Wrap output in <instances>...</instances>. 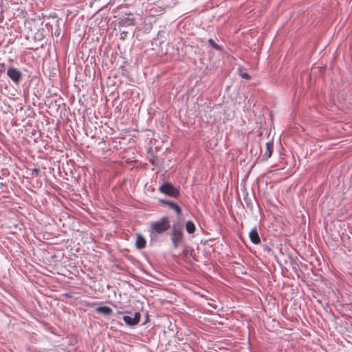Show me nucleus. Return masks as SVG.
I'll return each mask as SVG.
<instances>
[{
    "instance_id": "obj_1",
    "label": "nucleus",
    "mask_w": 352,
    "mask_h": 352,
    "mask_svg": "<svg viewBox=\"0 0 352 352\" xmlns=\"http://www.w3.org/2000/svg\"><path fill=\"white\" fill-rule=\"evenodd\" d=\"M170 226L168 218L163 217L160 221L151 223V230L153 233L161 234L168 230Z\"/></svg>"
},
{
    "instance_id": "obj_2",
    "label": "nucleus",
    "mask_w": 352,
    "mask_h": 352,
    "mask_svg": "<svg viewBox=\"0 0 352 352\" xmlns=\"http://www.w3.org/2000/svg\"><path fill=\"white\" fill-rule=\"evenodd\" d=\"M183 228L180 224L173 225L171 240L175 248L179 247L183 242Z\"/></svg>"
},
{
    "instance_id": "obj_3",
    "label": "nucleus",
    "mask_w": 352,
    "mask_h": 352,
    "mask_svg": "<svg viewBox=\"0 0 352 352\" xmlns=\"http://www.w3.org/2000/svg\"><path fill=\"white\" fill-rule=\"evenodd\" d=\"M159 190L166 195H168L172 197H177L179 195V191L178 189L175 188L173 184L170 183H166L162 184Z\"/></svg>"
},
{
    "instance_id": "obj_4",
    "label": "nucleus",
    "mask_w": 352,
    "mask_h": 352,
    "mask_svg": "<svg viewBox=\"0 0 352 352\" xmlns=\"http://www.w3.org/2000/svg\"><path fill=\"white\" fill-rule=\"evenodd\" d=\"M7 75L16 83H18L22 78L21 72L14 67H10L7 71Z\"/></svg>"
},
{
    "instance_id": "obj_5",
    "label": "nucleus",
    "mask_w": 352,
    "mask_h": 352,
    "mask_svg": "<svg viewBox=\"0 0 352 352\" xmlns=\"http://www.w3.org/2000/svg\"><path fill=\"white\" fill-rule=\"evenodd\" d=\"M140 314L139 312H136L134 317L132 318L129 316H124L123 317V320L127 325L135 326L140 322Z\"/></svg>"
},
{
    "instance_id": "obj_6",
    "label": "nucleus",
    "mask_w": 352,
    "mask_h": 352,
    "mask_svg": "<svg viewBox=\"0 0 352 352\" xmlns=\"http://www.w3.org/2000/svg\"><path fill=\"white\" fill-rule=\"evenodd\" d=\"M160 202L163 204L167 205L170 208H171L172 210H175V212L178 215H181V214H182V209L179 206L178 204H175V203H174L173 201H166V200H164V199H160Z\"/></svg>"
},
{
    "instance_id": "obj_7",
    "label": "nucleus",
    "mask_w": 352,
    "mask_h": 352,
    "mask_svg": "<svg viewBox=\"0 0 352 352\" xmlns=\"http://www.w3.org/2000/svg\"><path fill=\"white\" fill-rule=\"evenodd\" d=\"M250 239L254 244H259L261 243L260 236L256 228L251 230L249 234Z\"/></svg>"
},
{
    "instance_id": "obj_8",
    "label": "nucleus",
    "mask_w": 352,
    "mask_h": 352,
    "mask_svg": "<svg viewBox=\"0 0 352 352\" xmlns=\"http://www.w3.org/2000/svg\"><path fill=\"white\" fill-rule=\"evenodd\" d=\"M175 4L174 0H157L158 7L161 9H165L171 7Z\"/></svg>"
},
{
    "instance_id": "obj_9",
    "label": "nucleus",
    "mask_w": 352,
    "mask_h": 352,
    "mask_svg": "<svg viewBox=\"0 0 352 352\" xmlns=\"http://www.w3.org/2000/svg\"><path fill=\"white\" fill-rule=\"evenodd\" d=\"M274 145L272 142H267L265 144V151L263 154V157L265 160H267L272 156L273 153Z\"/></svg>"
},
{
    "instance_id": "obj_10",
    "label": "nucleus",
    "mask_w": 352,
    "mask_h": 352,
    "mask_svg": "<svg viewBox=\"0 0 352 352\" xmlns=\"http://www.w3.org/2000/svg\"><path fill=\"white\" fill-rule=\"evenodd\" d=\"M145 239L140 234H137L135 245L138 249H142L146 246Z\"/></svg>"
},
{
    "instance_id": "obj_11",
    "label": "nucleus",
    "mask_w": 352,
    "mask_h": 352,
    "mask_svg": "<svg viewBox=\"0 0 352 352\" xmlns=\"http://www.w3.org/2000/svg\"><path fill=\"white\" fill-rule=\"evenodd\" d=\"M96 311L98 313H102L104 315H111L113 311L109 307L102 306L96 308Z\"/></svg>"
},
{
    "instance_id": "obj_12",
    "label": "nucleus",
    "mask_w": 352,
    "mask_h": 352,
    "mask_svg": "<svg viewBox=\"0 0 352 352\" xmlns=\"http://www.w3.org/2000/svg\"><path fill=\"white\" fill-rule=\"evenodd\" d=\"M186 230L188 233L193 234L196 230L195 223L192 221H188L186 223Z\"/></svg>"
},
{
    "instance_id": "obj_13",
    "label": "nucleus",
    "mask_w": 352,
    "mask_h": 352,
    "mask_svg": "<svg viewBox=\"0 0 352 352\" xmlns=\"http://www.w3.org/2000/svg\"><path fill=\"white\" fill-rule=\"evenodd\" d=\"M120 24L123 26H129L134 25V19L130 18H125L120 21Z\"/></svg>"
},
{
    "instance_id": "obj_14",
    "label": "nucleus",
    "mask_w": 352,
    "mask_h": 352,
    "mask_svg": "<svg viewBox=\"0 0 352 352\" xmlns=\"http://www.w3.org/2000/svg\"><path fill=\"white\" fill-rule=\"evenodd\" d=\"M208 43L212 47H213L214 49H215L218 51L223 50V47L221 46H220L219 45H218L217 43H216L215 41L212 38H210L208 40Z\"/></svg>"
},
{
    "instance_id": "obj_15",
    "label": "nucleus",
    "mask_w": 352,
    "mask_h": 352,
    "mask_svg": "<svg viewBox=\"0 0 352 352\" xmlns=\"http://www.w3.org/2000/svg\"><path fill=\"white\" fill-rule=\"evenodd\" d=\"M240 76H241V78H245V79H248H248L250 78V75L248 73H246V72H241L240 74Z\"/></svg>"
},
{
    "instance_id": "obj_16",
    "label": "nucleus",
    "mask_w": 352,
    "mask_h": 352,
    "mask_svg": "<svg viewBox=\"0 0 352 352\" xmlns=\"http://www.w3.org/2000/svg\"><path fill=\"white\" fill-rule=\"evenodd\" d=\"M154 3H156L157 4V1H154ZM158 6V5H157Z\"/></svg>"
}]
</instances>
